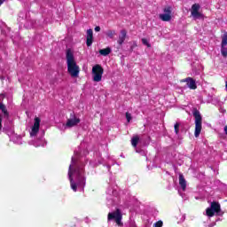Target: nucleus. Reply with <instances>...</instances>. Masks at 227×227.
Returning <instances> with one entry per match:
<instances>
[{
	"label": "nucleus",
	"instance_id": "nucleus-3",
	"mask_svg": "<svg viewBox=\"0 0 227 227\" xmlns=\"http://www.w3.org/2000/svg\"><path fill=\"white\" fill-rule=\"evenodd\" d=\"M66 59L67 63L68 74H70L71 77H79V66H77L75 59L74 58V53L71 50L67 51Z\"/></svg>",
	"mask_w": 227,
	"mask_h": 227
},
{
	"label": "nucleus",
	"instance_id": "nucleus-4",
	"mask_svg": "<svg viewBox=\"0 0 227 227\" xmlns=\"http://www.w3.org/2000/svg\"><path fill=\"white\" fill-rule=\"evenodd\" d=\"M116 200H118V191L113 186V184H110L106 190L107 207L109 208H111V207H114V205L116 203Z\"/></svg>",
	"mask_w": 227,
	"mask_h": 227
},
{
	"label": "nucleus",
	"instance_id": "nucleus-25",
	"mask_svg": "<svg viewBox=\"0 0 227 227\" xmlns=\"http://www.w3.org/2000/svg\"><path fill=\"white\" fill-rule=\"evenodd\" d=\"M101 56H109L111 54V48L107 47L99 51Z\"/></svg>",
	"mask_w": 227,
	"mask_h": 227
},
{
	"label": "nucleus",
	"instance_id": "nucleus-23",
	"mask_svg": "<svg viewBox=\"0 0 227 227\" xmlns=\"http://www.w3.org/2000/svg\"><path fill=\"white\" fill-rule=\"evenodd\" d=\"M11 141L15 143V145H22V137L20 136L12 135Z\"/></svg>",
	"mask_w": 227,
	"mask_h": 227
},
{
	"label": "nucleus",
	"instance_id": "nucleus-21",
	"mask_svg": "<svg viewBox=\"0 0 227 227\" xmlns=\"http://www.w3.org/2000/svg\"><path fill=\"white\" fill-rule=\"evenodd\" d=\"M125 38H127V31L126 30H121L120 35H119V39L117 41V43L119 45H123V42H125Z\"/></svg>",
	"mask_w": 227,
	"mask_h": 227
},
{
	"label": "nucleus",
	"instance_id": "nucleus-33",
	"mask_svg": "<svg viewBox=\"0 0 227 227\" xmlns=\"http://www.w3.org/2000/svg\"><path fill=\"white\" fill-rule=\"evenodd\" d=\"M126 119L128 122H130V120H132V115L129 113H126Z\"/></svg>",
	"mask_w": 227,
	"mask_h": 227
},
{
	"label": "nucleus",
	"instance_id": "nucleus-12",
	"mask_svg": "<svg viewBox=\"0 0 227 227\" xmlns=\"http://www.w3.org/2000/svg\"><path fill=\"white\" fill-rule=\"evenodd\" d=\"M164 13L159 15V19L162 20V22H169L171 20V13L173 12V8L171 6H166L163 9Z\"/></svg>",
	"mask_w": 227,
	"mask_h": 227
},
{
	"label": "nucleus",
	"instance_id": "nucleus-31",
	"mask_svg": "<svg viewBox=\"0 0 227 227\" xmlns=\"http://www.w3.org/2000/svg\"><path fill=\"white\" fill-rule=\"evenodd\" d=\"M174 129H175V133L178 134V130L180 129V124L178 122L176 123L175 126H174Z\"/></svg>",
	"mask_w": 227,
	"mask_h": 227
},
{
	"label": "nucleus",
	"instance_id": "nucleus-10",
	"mask_svg": "<svg viewBox=\"0 0 227 227\" xmlns=\"http://www.w3.org/2000/svg\"><path fill=\"white\" fill-rule=\"evenodd\" d=\"M79 123H81V119L72 112L67 121L66 129H72V127H76Z\"/></svg>",
	"mask_w": 227,
	"mask_h": 227
},
{
	"label": "nucleus",
	"instance_id": "nucleus-29",
	"mask_svg": "<svg viewBox=\"0 0 227 227\" xmlns=\"http://www.w3.org/2000/svg\"><path fill=\"white\" fill-rule=\"evenodd\" d=\"M114 35H115L114 30H108L106 32V35H108L109 38H114Z\"/></svg>",
	"mask_w": 227,
	"mask_h": 227
},
{
	"label": "nucleus",
	"instance_id": "nucleus-27",
	"mask_svg": "<svg viewBox=\"0 0 227 227\" xmlns=\"http://www.w3.org/2000/svg\"><path fill=\"white\" fill-rule=\"evenodd\" d=\"M221 54L223 58L227 57V47L226 46H221Z\"/></svg>",
	"mask_w": 227,
	"mask_h": 227
},
{
	"label": "nucleus",
	"instance_id": "nucleus-14",
	"mask_svg": "<svg viewBox=\"0 0 227 227\" xmlns=\"http://www.w3.org/2000/svg\"><path fill=\"white\" fill-rule=\"evenodd\" d=\"M43 134L44 133L43 132V135L40 137L29 141L28 145L35 146V148H38V146H45L47 145V142L45 141V138H43Z\"/></svg>",
	"mask_w": 227,
	"mask_h": 227
},
{
	"label": "nucleus",
	"instance_id": "nucleus-15",
	"mask_svg": "<svg viewBox=\"0 0 227 227\" xmlns=\"http://www.w3.org/2000/svg\"><path fill=\"white\" fill-rule=\"evenodd\" d=\"M137 143H139V137L137 136L133 137L131 139V145L133 148L136 149L137 153H140V155H146V153L145 152V150L137 147Z\"/></svg>",
	"mask_w": 227,
	"mask_h": 227
},
{
	"label": "nucleus",
	"instance_id": "nucleus-13",
	"mask_svg": "<svg viewBox=\"0 0 227 227\" xmlns=\"http://www.w3.org/2000/svg\"><path fill=\"white\" fill-rule=\"evenodd\" d=\"M201 9V5L200 4H194L192 5L191 14L193 19H203V14L200 12V10Z\"/></svg>",
	"mask_w": 227,
	"mask_h": 227
},
{
	"label": "nucleus",
	"instance_id": "nucleus-1",
	"mask_svg": "<svg viewBox=\"0 0 227 227\" xmlns=\"http://www.w3.org/2000/svg\"><path fill=\"white\" fill-rule=\"evenodd\" d=\"M88 150L74 151V155L71 158V164L69 165L67 176L69 178L70 185L74 192H82L86 186V175L84 172V166H86V157Z\"/></svg>",
	"mask_w": 227,
	"mask_h": 227
},
{
	"label": "nucleus",
	"instance_id": "nucleus-16",
	"mask_svg": "<svg viewBox=\"0 0 227 227\" xmlns=\"http://www.w3.org/2000/svg\"><path fill=\"white\" fill-rule=\"evenodd\" d=\"M39 130H40V118L35 117V123L30 131L31 137H35V136H36L38 134Z\"/></svg>",
	"mask_w": 227,
	"mask_h": 227
},
{
	"label": "nucleus",
	"instance_id": "nucleus-36",
	"mask_svg": "<svg viewBox=\"0 0 227 227\" xmlns=\"http://www.w3.org/2000/svg\"><path fill=\"white\" fill-rule=\"evenodd\" d=\"M214 226H215V223H211L208 225V227H214Z\"/></svg>",
	"mask_w": 227,
	"mask_h": 227
},
{
	"label": "nucleus",
	"instance_id": "nucleus-20",
	"mask_svg": "<svg viewBox=\"0 0 227 227\" xmlns=\"http://www.w3.org/2000/svg\"><path fill=\"white\" fill-rule=\"evenodd\" d=\"M215 92V89L212 87L207 89V90H204V93L207 95V104H210V102L212 101V98H214Z\"/></svg>",
	"mask_w": 227,
	"mask_h": 227
},
{
	"label": "nucleus",
	"instance_id": "nucleus-37",
	"mask_svg": "<svg viewBox=\"0 0 227 227\" xmlns=\"http://www.w3.org/2000/svg\"><path fill=\"white\" fill-rule=\"evenodd\" d=\"M3 3H4V0H0V6L3 4Z\"/></svg>",
	"mask_w": 227,
	"mask_h": 227
},
{
	"label": "nucleus",
	"instance_id": "nucleus-38",
	"mask_svg": "<svg viewBox=\"0 0 227 227\" xmlns=\"http://www.w3.org/2000/svg\"><path fill=\"white\" fill-rule=\"evenodd\" d=\"M110 184H113V179L110 178Z\"/></svg>",
	"mask_w": 227,
	"mask_h": 227
},
{
	"label": "nucleus",
	"instance_id": "nucleus-24",
	"mask_svg": "<svg viewBox=\"0 0 227 227\" xmlns=\"http://www.w3.org/2000/svg\"><path fill=\"white\" fill-rule=\"evenodd\" d=\"M6 43L4 42V39H0V52H4L6 54Z\"/></svg>",
	"mask_w": 227,
	"mask_h": 227
},
{
	"label": "nucleus",
	"instance_id": "nucleus-32",
	"mask_svg": "<svg viewBox=\"0 0 227 227\" xmlns=\"http://www.w3.org/2000/svg\"><path fill=\"white\" fill-rule=\"evenodd\" d=\"M163 223L162 221H158L153 224V227H162Z\"/></svg>",
	"mask_w": 227,
	"mask_h": 227
},
{
	"label": "nucleus",
	"instance_id": "nucleus-17",
	"mask_svg": "<svg viewBox=\"0 0 227 227\" xmlns=\"http://www.w3.org/2000/svg\"><path fill=\"white\" fill-rule=\"evenodd\" d=\"M1 35L2 36H9L12 38V43H15V39L13 38V35H12V31L10 30V27H8L6 25H4V27H1Z\"/></svg>",
	"mask_w": 227,
	"mask_h": 227
},
{
	"label": "nucleus",
	"instance_id": "nucleus-9",
	"mask_svg": "<svg viewBox=\"0 0 227 227\" xmlns=\"http://www.w3.org/2000/svg\"><path fill=\"white\" fill-rule=\"evenodd\" d=\"M102 75H104V68L98 64L95 65L92 67V79L94 82H100Z\"/></svg>",
	"mask_w": 227,
	"mask_h": 227
},
{
	"label": "nucleus",
	"instance_id": "nucleus-28",
	"mask_svg": "<svg viewBox=\"0 0 227 227\" xmlns=\"http://www.w3.org/2000/svg\"><path fill=\"white\" fill-rule=\"evenodd\" d=\"M126 227H137V225L136 224V222L134 220H129Z\"/></svg>",
	"mask_w": 227,
	"mask_h": 227
},
{
	"label": "nucleus",
	"instance_id": "nucleus-30",
	"mask_svg": "<svg viewBox=\"0 0 227 227\" xmlns=\"http://www.w3.org/2000/svg\"><path fill=\"white\" fill-rule=\"evenodd\" d=\"M142 43L144 45H146V47H151L150 43L148 42V39H146V38L142 39Z\"/></svg>",
	"mask_w": 227,
	"mask_h": 227
},
{
	"label": "nucleus",
	"instance_id": "nucleus-35",
	"mask_svg": "<svg viewBox=\"0 0 227 227\" xmlns=\"http://www.w3.org/2000/svg\"><path fill=\"white\" fill-rule=\"evenodd\" d=\"M223 130H224V132H225V134H226V136H227V126H225V127L223 128Z\"/></svg>",
	"mask_w": 227,
	"mask_h": 227
},
{
	"label": "nucleus",
	"instance_id": "nucleus-11",
	"mask_svg": "<svg viewBox=\"0 0 227 227\" xmlns=\"http://www.w3.org/2000/svg\"><path fill=\"white\" fill-rule=\"evenodd\" d=\"M179 185L181 187V190H178V193L183 198V200H187V195H185V189L187 188V181H185V177H184V175H179Z\"/></svg>",
	"mask_w": 227,
	"mask_h": 227
},
{
	"label": "nucleus",
	"instance_id": "nucleus-6",
	"mask_svg": "<svg viewBox=\"0 0 227 227\" xmlns=\"http://www.w3.org/2000/svg\"><path fill=\"white\" fill-rule=\"evenodd\" d=\"M193 118H195V137H200V134H201V129H202V118L201 114H200V111L193 110Z\"/></svg>",
	"mask_w": 227,
	"mask_h": 227
},
{
	"label": "nucleus",
	"instance_id": "nucleus-26",
	"mask_svg": "<svg viewBox=\"0 0 227 227\" xmlns=\"http://www.w3.org/2000/svg\"><path fill=\"white\" fill-rule=\"evenodd\" d=\"M226 46H227V34H224L222 37L221 47H226Z\"/></svg>",
	"mask_w": 227,
	"mask_h": 227
},
{
	"label": "nucleus",
	"instance_id": "nucleus-34",
	"mask_svg": "<svg viewBox=\"0 0 227 227\" xmlns=\"http://www.w3.org/2000/svg\"><path fill=\"white\" fill-rule=\"evenodd\" d=\"M94 29H95V31H96L97 33H98V31H100V27L98 26V27H96Z\"/></svg>",
	"mask_w": 227,
	"mask_h": 227
},
{
	"label": "nucleus",
	"instance_id": "nucleus-5",
	"mask_svg": "<svg viewBox=\"0 0 227 227\" xmlns=\"http://www.w3.org/2000/svg\"><path fill=\"white\" fill-rule=\"evenodd\" d=\"M207 217H214V215H223L221 210V204L219 202H212L210 207L206 209Z\"/></svg>",
	"mask_w": 227,
	"mask_h": 227
},
{
	"label": "nucleus",
	"instance_id": "nucleus-22",
	"mask_svg": "<svg viewBox=\"0 0 227 227\" xmlns=\"http://www.w3.org/2000/svg\"><path fill=\"white\" fill-rule=\"evenodd\" d=\"M10 71L8 70V67H0V79L4 81V77H8Z\"/></svg>",
	"mask_w": 227,
	"mask_h": 227
},
{
	"label": "nucleus",
	"instance_id": "nucleus-7",
	"mask_svg": "<svg viewBox=\"0 0 227 227\" xmlns=\"http://www.w3.org/2000/svg\"><path fill=\"white\" fill-rule=\"evenodd\" d=\"M18 16V21L20 22L21 24H24L27 29H31V27H35V20H30L27 17V13L26 12V11L20 12ZM22 20H26V23H24V21Z\"/></svg>",
	"mask_w": 227,
	"mask_h": 227
},
{
	"label": "nucleus",
	"instance_id": "nucleus-18",
	"mask_svg": "<svg viewBox=\"0 0 227 227\" xmlns=\"http://www.w3.org/2000/svg\"><path fill=\"white\" fill-rule=\"evenodd\" d=\"M183 82H186V85L190 90H196L198 85L196 84V80L192 79V77H187L183 81Z\"/></svg>",
	"mask_w": 227,
	"mask_h": 227
},
{
	"label": "nucleus",
	"instance_id": "nucleus-19",
	"mask_svg": "<svg viewBox=\"0 0 227 227\" xmlns=\"http://www.w3.org/2000/svg\"><path fill=\"white\" fill-rule=\"evenodd\" d=\"M86 45L87 47L93 45V29L91 28L87 30Z\"/></svg>",
	"mask_w": 227,
	"mask_h": 227
},
{
	"label": "nucleus",
	"instance_id": "nucleus-2",
	"mask_svg": "<svg viewBox=\"0 0 227 227\" xmlns=\"http://www.w3.org/2000/svg\"><path fill=\"white\" fill-rule=\"evenodd\" d=\"M4 98V94H0V98ZM0 110L2 111L4 114V120H6L4 130L7 131V136H10V134H13V129L12 128V121H10V113H8V110L6 109V106H4L3 103H0ZM3 119L0 117V132L3 129L2 124Z\"/></svg>",
	"mask_w": 227,
	"mask_h": 227
},
{
	"label": "nucleus",
	"instance_id": "nucleus-8",
	"mask_svg": "<svg viewBox=\"0 0 227 227\" xmlns=\"http://www.w3.org/2000/svg\"><path fill=\"white\" fill-rule=\"evenodd\" d=\"M121 219H122L121 211L118 208L114 212L108 213V215H107L108 223H111V221H114V223H116L118 226H122L123 223H121Z\"/></svg>",
	"mask_w": 227,
	"mask_h": 227
}]
</instances>
